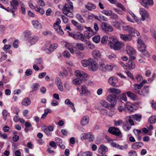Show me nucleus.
<instances>
[{"label":"nucleus","mask_w":156,"mask_h":156,"mask_svg":"<svg viewBox=\"0 0 156 156\" xmlns=\"http://www.w3.org/2000/svg\"><path fill=\"white\" fill-rule=\"evenodd\" d=\"M55 82L57 86L58 85H59L62 84V83L61 82V79L58 77H57L56 78L55 80Z\"/></svg>","instance_id":"052dcab7"},{"label":"nucleus","mask_w":156,"mask_h":156,"mask_svg":"<svg viewBox=\"0 0 156 156\" xmlns=\"http://www.w3.org/2000/svg\"><path fill=\"white\" fill-rule=\"evenodd\" d=\"M139 13L141 16V19L144 21L149 19V15L147 12L144 8H141L139 9Z\"/></svg>","instance_id":"0eeeda50"},{"label":"nucleus","mask_w":156,"mask_h":156,"mask_svg":"<svg viewBox=\"0 0 156 156\" xmlns=\"http://www.w3.org/2000/svg\"><path fill=\"white\" fill-rule=\"evenodd\" d=\"M2 114L4 119L6 120L8 114L7 111L5 110H3L2 112Z\"/></svg>","instance_id":"4d7b16f0"},{"label":"nucleus","mask_w":156,"mask_h":156,"mask_svg":"<svg viewBox=\"0 0 156 156\" xmlns=\"http://www.w3.org/2000/svg\"><path fill=\"white\" fill-rule=\"evenodd\" d=\"M76 18L81 23H84L85 21L83 20L82 16L80 14H77L76 15Z\"/></svg>","instance_id":"37998d69"},{"label":"nucleus","mask_w":156,"mask_h":156,"mask_svg":"<svg viewBox=\"0 0 156 156\" xmlns=\"http://www.w3.org/2000/svg\"><path fill=\"white\" fill-rule=\"evenodd\" d=\"M115 66V65L114 64H107L106 65L107 70H112L113 69V68Z\"/></svg>","instance_id":"603ef678"},{"label":"nucleus","mask_w":156,"mask_h":156,"mask_svg":"<svg viewBox=\"0 0 156 156\" xmlns=\"http://www.w3.org/2000/svg\"><path fill=\"white\" fill-rule=\"evenodd\" d=\"M35 10L36 11L39 12L42 14H43L44 13V9L43 8L40 7L39 6H37L35 7Z\"/></svg>","instance_id":"58836bf2"},{"label":"nucleus","mask_w":156,"mask_h":156,"mask_svg":"<svg viewBox=\"0 0 156 156\" xmlns=\"http://www.w3.org/2000/svg\"><path fill=\"white\" fill-rule=\"evenodd\" d=\"M108 38L107 36L106 35L104 36L101 38V43L103 44H106L107 43Z\"/></svg>","instance_id":"a18cd8bd"},{"label":"nucleus","mask_w":156,"mask_h":156,"mask_svg":"<svg viewBox=\"0 0 156 156\" xmlns=\"http://www.w3.org/2000/svg\"><path fill=\"white\" fill-rule=\"evenodd\" d=\"M11 47V46L10 44H5L4 46L2 49L4 51H5L6 50L9 49Z\"/></svg>","instance_id":"0e129e2a"},{"label":"nucleus","mask_w":156,"mask_h":156,"mask_svg":"<svg viewBox=\"0 0 156 156\" xmlns=\"http://www.w3.org/2000/svg\"><path fill=\"white\" fill-rule=\"evenodd\" d=\"M89 118L88 116H83L81 119L80 121L81 124L82 126H85L89 123Z\"/></svg>","instance_id":"f3484780"},{"label":"nucleus","mask_w":156,"mask_h":156,"mask_svg":"<svg viewBox=\"0 0 156 156\" xmlns=\"http://www.w3.org/2000/svg\"><path fill=\"white\" fill-rule=\"evenodd\" d=\"M128 154L129 156H137L136 151L133 150L130 151Z\"/></svg>","instance_id":"6e6d98bb"},{"label":"nucleus","mask_w":156,"mask_h":156,"mask_svg":"<svg viewBox=\"0 0 156 156\" xmlns=\"http://www.w3.org/2000/svg\"><path fill=\"white\" fill-rule=\"evenodd\" d=\"M106 65L103 63L101 62L99 63V69L103 71H107Z\"/></svg>","instance_id":"e433bc0d"},{"label":"nucleus","mask_w":156,"mask_h":156,"mask_svg":"<svg viewBox=\"0 0 156 156\" xmlns=\"http://www.w3.org/2000/svg\"><path fill=\"white\" fill-rule=\"evenodd\" d=\"M75 47L81 51L84 50L85 48V45L81 43L76 44Z\"/></svg>","instance_id":"c85d7f7f"},{"label":"nucleus","mask_w":156,"mask_h":156,"mask_svg":"<svg viewBox=\"0 0 156 156\" xmlns=\"http://www.w3.org/2000/svg\"><path fill=\"white\" fill-rule=\"evenodd\" d=\"M126 94L128 97L134 100L137 98L136 95L130 91L127 92H126Z\"/></svg>","instance_id":"473e14b6"},{"label":"nucleus","mask_w":156,"mask_h":156,"mask_svg":"<svg viewBox=\"0 0 156 156\" xmlns=\"http://www.w3.org/2000/svg\"><path fill=\"white\" fill-rule=\"evenodd\" d=\"M82 156H91L92 153L90 152H85L82 154Z\"/></svg>","instance_id":"774afa93"},{"label":"nucleus","mask_w":156,"mask_h":156,"mask_svg":"<svg viewBox=\"0 0 156 156\" xmlns=\"http://www.w3.org/2000/svg\"><path fill=\"white\" fill-rule=\"evenodd\" d=\"M63 56L65 57L69 58L70 57V55L68 51H66L64 52Z\"/></svg>","instance_id":"338daca9"},{"label":"nucleus","mask_w":156,"mask_h":156,"mask_svg":"<svg viewBox=\"0 0 156 156\" xmlns=\"http://www.w3.org/2000/svg\"><path fill=\"white\" fill-rule=\"evenodd\" d=\"M81 138L82 139H88L90 141H94L95 139L94 135L90 132L82 134Z\"/></svg>","instance_id":"1a4fd4ad"},{"label":"nucleus","mask_w":156,"mask_h":156,"mask_svg":"<svg viewBox=\"0 0 156 156\" xmlns=\"http://www.w3.org/2000/svg\"><path fill=\"white\" fill-rule=\"evenodd\" d=\"M108 148L103 145H101L100 146L98 149V152L101 154H105L108 151Z\"/></svg>","instance_id":"5701e85b"},{"label":"nucleus","mask_w":156,"mask_h":156,"mask_svg":"<svg viewBox=\"0 0 156 156\" xmlns=\"http://www.w3.org/2000/svg\"><path fill=\"white\" fill-rule=\"evenodd\" d=\"M52 45H50L48 48H43L42 50L47 53L50 54L54 51V49H52Z\"/></svg>","instance_id":"72a5a7b5"},{"label":"nucleus","mask_w":156,"mask_h":156,"mask_svg":"<svg viewBox=\"0 0 156 156\" xmlns=\"http://www.w3.org/2000/svg\"><path fill=\"white\" fill-rule=\"evenodd\" d=\"M126 51L127 54L129 55L131 59L134 60L136 56V53L135 50L133 48L128 46L126 47Z\"/></svg>","instance_id":"423d86ee"},{"label":"nucleus","mask_w":156,"mask_h":156,"mask_svg":"<svg viewBox=\"0 0 156 156\" xmlns=\"http://www.w3.org/2000/svg\"><path fill=\"white\" fill-rule=\"evenodd\" d=\"M137 43L138 50L139 51L143 53L146 50V45L144 43L143 41L140 39H138L137 40Z\"/></svg>","instance_id":"9d476101"},{"label":"nucleus","mask_w":156,"mask_h":156,"mask_svg":"<svg viewBox=\"0 0 156 156\" xmlns=\"http://www.w3.org/2000/svg\"><path fill=\"white\" fill-rule=\"evenodd\" d=\"M123 128L125 131H128L131 128V126L129 125L127 121H126L123 123Z\"/></svg>","instance_id":"7c9ffc66"},{"label":"nucleus","mask_w":156,"mask_h":156,"mask_svg":"<svg viewBox=\"0 0 156 156\" xmlns=\"http://www.w3.org/2000/svg\"><path fill=\"white\" fill-rule=\"evenodd\" d=\"M140 35V33L136 30L134 29L131 35V36H139Z\"/></svg>","instance_id":"49530a36"},{"label":"nucleus","mask_w":156,"mask_h":156,"mask_svg":"<svg viewBox=\"0 0 156 156\" xmlns=\"http://www.w3.org/2000/svg\"><path fill=\"white\" fill-rule=\"evenodd\" d=\"M144 53L143 54V55H142V58H144L145 56L147 57H148L150 56V54L146 50H145V51H144L143 52Z\"/></svg>","instance_id":"e2e57ef3"},{"label":"nucleus","mask_w":156,"mask_h":156,"mask_svg":"<svg viewBox=\"0 0 156 156\" xmlns=\"http://www.w3.org/2000/svg\"><path fill=\"white\" fill-rule=\"evenodd\" d=\"M109 46L111 48L115 50H119L124 45V43L119 41L115 37H110L109 38Z\"/></svg>","instance_id":"f257e3e1"},{"label":"nucleus","mask_w":156,"mask_h":156,"mask_svg":"<svg viewBox=\"0 0 156 156\" xmlns=\"http://www.w3.org/2000/svg\"><path fill=\"white\" fill-rule=\"evenodd\" d=\"M120 37L122 39L125 41H130L132 39L131 36L129 34H120Z\"/></svg>","instance_id":"a211bd4d"},{"label":"nucleus","mask_w":156,"mask_h":156,"mask_svg":"<svg viewBox=\"0 0 156 156\" xmlns=\"http://www.w3.org/2000/svg\"><path fill=\"white\" fill-rule=\"evenodd\" d=\"M85 6L86 8L89 10H92L93 9H95L96 8L95 5L91 3H88Z\"/></svg>","instance_id":"2f4dec72"},{"label":"nucleus","mask_w":156,"mask_h":156,"mask_svg":"<svg viewBox=\"0 0 156 156\" xmlns=\"http://www.w3.org/2000/svg\"><path fill=\"white\" fill-rule=\"evenodd\" d=\"M99 103L101 105L105 108H108L110 107V104L105 100H101Z\"/></svg>","instance_id":"c756f323"},{"label":"nucleus","mask_w":156,"mask_h":156,"mask_svg":"<svg viewBox=\"0 0 156 156\" xmlns=\"http://www.w3.org/2000/svg\"><path fill=\"white\" fill-rule=\"evenodd\" d=\"M65 103L68 105V106L71 108L73 110L74 112H75L76 109L74 107V104L72 103L69 99H66L65 101Z\"/></svg>","instance_id":"393cba45"},{"label":"nucleus","mask_w":156,"mask_h":156,"mask_svg":"<svg viewBox=\"0 0 156 156\" xmlns=\"http://www.w3.org/2000/svg\"><path fill=\"white\" fill-rule=\"evenodd\" d=\"M22 104L25 106H28L31 104V101L30 99L27 98L24 99L22 102Z\"/></svg>","instance_id":"a878e982"},{"label":"nucleus","mask_w":156,"mask_h":156,"mask_svg":"<svg viewBox=\"0 0 156 156\" xmlns=\"http://www.w3.org/2000/svg\"><path fill=\"white\" fill-rule=\"evenodd\" d=\"M120 23L118 21H115L114 22L113 24V25L114 26L116 27L118 29H120Z\"/></svg>","instance_id":"69168bd1"},{"label":"nucleus","mask_w":156,"mask_h":156,"mask_svg":"<svg viewBox=\"0 0 156 156\" xmlns=\"http://www.w3.org/2000/svg\"><path fill=\"white\" fill-rule=\"evenodd\" d=\"M13 9H14L12 7H11V8L8 7L7 8H5V10H6V11H7L8 12H12V13L13 15H14V11L13 10Z\"/></svg>","instance_id":"13d9d810"},{"label":"nucleus","mask_w":156,"mask_h":156,"mask_svg":"<svg viewBox=\"0 0 156 156\" xmlns=\"http://www.w3.org/2000/svg\"><path fill=\"white\" fill-rule=\"evenodd\" d=\"M147 7H146V8L148 9L150 6L154 4L153 0H147Z\"/></svg>","instance_id":"8fccbe9b"},{"label":"nucleus","mask_w":156,"mask_h":156,"mask_svg":"<svg viewBox=\"0 0 156 156\" xmlns=\"http://www.w3.org/2000/svg\"><path fill=\"white\" fill-rule=\"evenodd\" d=\"M95 34L96 32H85V34L87 37V38L89 39Z\"/></svg>","instance_id":"79ce46f5"},{"label":"nucleus","mask_w":156,"mask_h":156,"mask_svg":"<svg viewBox=\"0 0 156 156\" xmlns=\"http://www.w3.org/2000/svg\"><path fill=\"white\" fill-rule=\"evenodd\" d=\"M93 61V59L91 58H89L88 60H83L81 61V63L82 66L84 67H86L89 66L90 62Z\"/></svg>","instance_id":"aec40b11"},{"label":"nucleus","mask_w":156,"mask_h":156,"mask_svg":"<svg viewBox=\"0 0 156 156\" xmlns=\"http://www.w3.org/2000/svg\"><path fill=\"white\" fill-rule=\"evenodd\" d=\"M140 4L144 8L147 7V0H140Z\"/></svg>","instance_id":"5fc2aeb1"},{"label":"nucleus","mask_w":156,"mask_h":156,"mask_svg":"<svg viewBox=\"0 0 156 156\" xmlns=\"http://www.w3.org/2000/svg\"><path fill=\"white\" fill-rule=\"evenodd\" d=\"M83 80H84V79L77 78L73 80L72 83L74 85L81 84L82 83Z\"/></svg>","instance_id":"bb28decb"},{"label":"nucleus","mask_w":156,"mask_h":156,"mask_svg":"<svg viewBox=\"0 0 156 156\" xmlns=\"http://www.w3.org/2000/svg\"><path fill=\"white\" fill-rule=\"evenodd\" d=\"M68 3H66L62 8V11L64 14L66 13L67 12H72L73 11V3L70 0H67Z\"/></svg>","instance_id":"7ed1b4c3"},{"label":"nucleus","mask_w":156,"mask_h":156,"mask_svg":"<svg viewBox=\"0 0 156 156\" xmlns=\"http://www.w3.org/2000/svg\"><path fill=\"white\" fill-rule=\"evenodd\" d=\"M143 145V143L136 142L133 144L132 148L133 149H137L141 147Z\"/></svg>","instance_id":"b1692460"},{"label":"nucleus","mask_w":156,"mask_h":156,"mask_svg":"<svg viewBox=\"0 0 156 156\" xmlns=\"http://www.w3.org/2000/svg\"><path fill=\"white\" fill-rule=\"evenodd\" d=\"M32 23L35 29H40L42 27V25L37 20H33L32 21Z\"/></svg>","instance_id":"6ab92c4d"},{"label":"nucleus","mask_w":156,"mask_h":156,"mask_svg":"<svg viewBox=\"0 0 156 156\" xmlns=\"http://www.w3.org/2000/svg\"><path fill=\"white\" fill-rule=\"evenodd\" d=\"M52 111L50 109H47L44 110V113L42 115L41 119H45L49 113H51Z\"/></svg>","instance_id":"f704fd0d"},{"label":"nucleus","mask_w":156,"mask_h":156,"mask_svg":"<svg viewBox=\"0 0 156 156\" xmlns=\"http://www.w3.org/2000/svg\"><path fill=\"white\" fill-rule=\"evenodd\" d=\"M2 57L0 59V62L4 61L7 58V55L5 54L4 52H2L1 53Z\"/></svg>","instance_id":"de8ad7c7"},{"label":"nucleus","mask_w":156,"mask_h":156,"mask_svg":"<svg viewBox=\"0 0 156 156\" xmlns=\"http://www.w3.org/2000/svg\"><path fill=\"white\" fill-rule=\"evenodd\" d=\"M89 65V69L92 71H95L98 69V66L96 63L93 59V61L90 62Z\"/></svg>","instance_id":"2eb2a0df"},{"label":"nucleus","mask_w":156,"mask_h":156,"mask_svg":"<svg viewBox=\"0 0 156 156\" xmlns=\"http://www.w3.org/2000/svg\"><path fill=\"white\" fill-rule=\"evenodd\" d=\"M11 6L14 9L16 10L17 9V7L19 3L17 0H12L10 2Z\"/></svg>","instance_id":"cd10ccee"},{"label":"nucleus","mask_w":156,"mask_h":156,"mask_svg":"<svg viewBox=\"0 0 156 156\" xmlns=\"http://www.w3.org/2000/svg\"><path fill=\"white\" fill-rule=\"evenodd\" d=\"M100 36L99 35H97L92 38V40L95 43H98L100 42Z\"/></svg>","instance_id":"4c0bfd02"},{"label":"nucleus","mask_w":156,"mask_h":156,"mask_svg":"<svg viewBox=\"0 0 156 156\" xmlns=\"http://www.w3.org/2000/svg\"><path fill=\"white\" fill-rule=\"evenodd\" d=\"M38 40V38L36 36L30 37L28 39V44L29 46H31L35 44Z\"/></svg>","instance_id":"f8f14e48"},{"label":"nucleus","mask_w":156,"mask_h":156,"mask_svg":"<svg viewBox=\"0 0 156 156\" xmlns=\"http://www.w3.org/2000/svg\"><path fill=\"white\" fill-rule=\"evenodd\" d=\"M108 132L116 136H119L121 134V132L117 128L110 127L108 129Z\"/></svg>","instance_id":"9b49d317"},{"label":"nucleus","mask_w":156,"mask_h":156,"mask_svg":"<svg viewBox=\"0 0 156 156\" xmlns=\"http://www.w3.org/2000/svg\"><path fill=\"white\" fill-rule=\"evenodd\" d=\"M149 122L150 123H154L156 122V116H151L148 119Z\"/></svg>","instance_id":"a19ab883"},{"label":"nucleus","mask_w":156,"mask_h":156,"mask_svg":"<svg viewBox=\"0 0 156 156\" xmlns=\"http://www.w3.org/2000/svg\"><path fill=\"white\" fill-rule=\"evenodd\" d=\"M118 109L120 112L124 111L126 112L131 113L134 111V108L131 103L127 102L125 104L121 101Z\"/></svg>","instance_id":"f03ea898"},{"label":"nucleus","mask_w":156,"mask_h":156,"mask_svg":"<svg viewBox=\"0 0 156 156\" xmlns=\"http://www.w3.org/2000/svg\"><path fill=\"white\" fill-rule=\"evenodd\" d=\"M100 26L102 30L105 32H112L113 31L112 27L109 24L106 22L101 23Z\"/></svg>","instance_id":"39448f33"},{"label":"nucleus","mask_w":156,"mask_h":156,"mask_svg":"<svg viewBox=\"0 0 156 156\" xmlns=\"http://www.w3.org/2000/svg\"><path fill=\"white\" fill-rule=\"evenodd\" d=\"M127 66L129 69H133L135 68V64L134 62L130 61L129 62Z\"/></svg>","instance_id":"ea45409f"},{"label":"nucleus","mask_w":156,"mask_h":156,"mask_svg":"<svg viewBox=\"0 0 156 156\" xmlns=\"http://www.w3.org/2000/svg\"><path fill=\"white\" fill-rule=\"evenodd\" d=\"M74 38L76 40H80L82 41H85L86 39L83 34L80 32L75 34Z\"/></svg>","instance_id":"dca6fc26"},{"label":"nucleus","mask_w":156,"mask_h":156,"mask_svg":"<svg viewBox=\"0 0 156 156\" xmlns=\"http://www.w3.org/2000/svg\"><path fill=\"white\" fill-rule=\"evenodd\" d=\"M43 131L48 136H50L51 133L47 128L46 127L44 128L43 129Z\"/></svg>","instance_id":"864d4df0"},{"label":"nucleus","mask_w":156,"mask_h":156,"mask_svg":"<svg viewBox=\"0 0 156 156\" xmlns=\"http://www.w3.org/2000/svg\"><path fill=\"white\" fill-rule=\"evenodd\" d=\"M142 117L141 115L140 114H136L133 115H132L127 116V118L128 119L132 118L133 120L138 122L140 121Z\"/></svg>","instance_id":"4468645a"},{"label":"nucleus","mask_w":156,"mask_h":156,"mask_svg":"<svg viewBox=\"0 0 156 156\" xmlns=\"http://www.w3.org/2000/svg\"><path fill=\"white\" fill-rule=\"evenodd\" d=\"M80 92V96L84 95L86 96H90L91 95L90 91L88 90L85 85H83L81 86Z\"/></svg>","instance_id":"6e6552de"},{"label":"nucleus","mask_w":156,"mask_h":156,"mask_svg":"<svg viewBox=\"0 0 156 156\" xmlns=\"http://www.w3.org/2000/svg\"><path fill=\"white\" fill-rule=\"evenodd\" d=\"M112 11L111 10H104L102 11L101 12L105 14L106 16H110L112 14Z\"/></svg>","instance_id":"c03bdc74"},{"label":"nucleus","mask_w":156,"mask_h":156,"mask_svg":"<svg viewBox=\"0 0 156 156\" xmlns=\"http://www.w3.org/2000/svg\"><path fill=\"white\" fill-rule=\"evenodd\" d=\"M118 82L117 79L114 77H111L108 80V83L112 86H115Z\"/></svg>","instance_id":"412c9836"},{"label":"nucleus","mask_w":156,"mask_h":156,"mask_svg":"<svg viewBox=\"0 0 156 156\" xmlns=\"http://www.w3.org/2000/svg\"><path fill=\"white\" fill-rule=\"evenodd\" d=\"M55 140L56 142V144L58 146H59L60 144H62V140L61 138L58 137H56Z\"/></svg>","instance_id":"3c124183"},{"label":"nucleus","mask_w":156,"mask_h":156,"mask_svg":"<svg viewBox=\"0 0 156 156\" xmlns=\"http://www.w3.org/2000/svg\"><path fill=\"white\" fill-rule=\"evenodd\" d=\"M107 92L109 93L118 94L120 93L121 90L115 88H109L107 90Z\"/></svg>","instance_id":"4be33fe9"},{"label":"nucleus","mask_w":156,"mask_h":156,"mask_svg":"<svg viewBox=\"0 0 156 156\" xmlns=\"http://www.w3.org/2000/svg\"><path fill=\"white\" fill-rule=\"evenodd\" d=\"M120 101L119 102V104L121 103V101H122V100L124 101H126L127 100V98L126 95L125 94H122L120 96Z\"/></svg>","instance_id":"09e8293b"},{"label":"nucleus","mask_w":156,"mask_h":156,"mask_svg":"<svg viewBox=\"0 0 156 156\" xmlns=\"http://www.w3.org/2000/svg\"><path fill=\"white\" fill-rule=\"evenodd\" d=\"M92 54L96 58L99 57L101 55L99 51L98 50H94L92 52Z\"/></svg>","instance_id":"c9c22d12"},{"label":"nucleus","mask_w":156,"mask_h":156,"mask_svg":"<svg viewBox=\"0 0 156 156\" xmlns=\"http://www.w3.org/2000/svg\"><path fill=\"white\" fill-rule=\"evenodd\" d=\"M39 87V84L37 83H35L33 85L32 88L33 89V92L37 90V89Z\"/></svg>","instance_id":"680f3d73"},{"label":"nucleus","mask_w":156,"mask_h":156,"mask_svg":"<svg viewBox=\"0 0 156 156\" xmlns=\"http://www.w3.org/2000/svg\"><path fill=\"white\" fill-rule=\"evenodd\" d=\"M106 100L111 103L110 105L114 106L117 103V98L115 94H112L108 95Z\"/></svg>","instance_id":"20e7f679"},{"label":"nucleus","mask_w":156,"mask_h":156,"mask_svg":"<svg viewBox=\"0 0 156 156\" xmlns=\"http://www.w3.org/2000/svg\"><path fill=\"white\" fill-rule=\"evenodd\" d=\"M114 124L116 126H118L122 124L123 122L122 120H119L118 121H114Z\"/></svg>","instance_id":"bf43d9fd"},{"label":"nucleus","mask_w":156,"mask_h":156,"mask_svg":"<svg viewBox=\"0 0 156 156\" xmlns=\"http://www.w3.org/2000/svg\"><path fill=\"white\" fill-rule=\"evenodd\" d=\"M75 75L80 79H83L85 80V78H87L88 75L83 72L78 70L75 71Z\"/></svg>","instance_id":"ddd939ff"}]
</instances>
